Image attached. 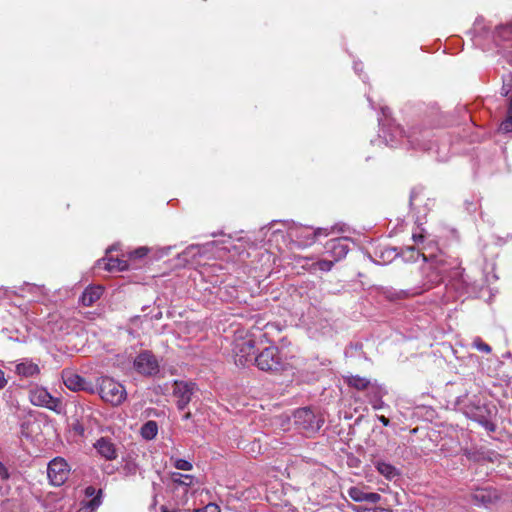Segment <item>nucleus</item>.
<instances>
[{"mask_svg":"<svg viewBox=\"0 0 512 512\" xmlns=\"http://www.w3.org/2000/svg\"><path fill=\"white\" fill-rule=\"evenodd\" d=\"M321 235L327 236L328 235L327 229H325V228H318V229L314 230L312 232L311 237H307V241H309V244H311V243H313L315 241V239L318 236H321Z\"/></svg>","mask_w":512,"mask_h":512,"instance_id":"nucleus-34","label":"nucleus"},{"mask_svg":"<svg viewBox=\"0 0 512 512\" xmlns=\"http://www.w3.org/2000/svg\"><path fill=\"white\" fill-rule=\"evenodd\" d=\"M0 477L2 479H8L9 478L8 471H7V469L5 468V466L1 462H0Z\"/></svg>","mask_w":512,"mask_h":512,"instance_id":"nucleus-43","label":"nucleus"},{"mask_svg":"<svg viewBox=\"0 0 512 512\" xmlns=\"http://www.w3.org/2000/svg\"><path fill=\"white\" fill-rule=\"evenodd\" d=\"M73 431L75 432L76 435H83L84 433V427L82 424H80L79 422L75 423L73 425Z\"/></svg>","mask_w":512,"mask_h":512,"instance_id":"nucleus-41","label":"nucleus"},{"mask_svg":"<svg viewBox=\"0 0 512 512\" xmlns=\"http://www.w3.org/2000/svg\"><path fill=\"white\" fill-rule=\"evenodd\" d=\"M499 131L503 134L512 133V114H508L506 119L501 122Z\"/></svg>","mask_w":512,"mask_h":512,"instance_id":"nucleus-28","label":"nucleus"},{"mask_svg":"<svg viewBox=\"0 0 512 512\" xmlns=\"http://www.w3.org/2000/svg\"><path fill=\"white\" fill-rule=\"evenodd\" d=\"M44 407L54 411L57 414H63L65 410L62 401L59 398L53 397L52 395L51 399L48 400L47 404L44 405Z\"/></svg>","mask_w":512,"mask_h":512,"instance_id":"nucleus-24","label":"nucleus"},{"mask_svg":"<svg viewBox=\"0 0 512 512\" xmlns=\"http://www.w3.org/2000/svg\"><path fill=\"white\" fill-rule=\"evenodd\" d=\"M158 433V425L155 421L149 420L140 428L141 436L146 440H152Z\"/></svg>","mask_w":512,"mask_h":512,"instance_id":"nucleus-20","label":"nucleus"},{"mask_svg":"<svg viewBox=\"0 0 512 512\" xmlns=\"http://www.w3.org/2000/svg\"><path fill=\"white\" fill-rule=\"evenodd\" d=\"M473 346L480 352L490 353L492 348L485 342H483L480 338H476L473 342Z\"/></svg>","mask_w":512,"mask_h":512,"instance_id":"nucleus-29","label":"nucleus"},{"mask_svg":"<svg viewBox=\"0 0 512 512\" xmlns=\"http://www.w3.org/2000/svg\"><path fill=\"white\" fill-rule=\"evenodd\" d=\"M347 493L350 496V498L353 499L354 501H356V502H364L365 492L361 488L356 487V486L350 487L347 490Z\"/></svg>","mask_w":512,"mask_h":512,"instance_id":"nucleus-27","label":"nucleus"},{"mask_svg":"<svg viewBox=\"0 0 512 512\" xmlns=\"http://www.w3.org/2000/svg\"><path fill=\"white\" fill-rule=\"evenodd\" d=\"M99 394L105 402L113 406L122 404L127 396L124 386L110 377L101 378Z\"/></svg>","mask_w":512,"mask_h":512,"instance_id":"nucleus-4","label":"nucleus"},{"mask_svg":"<svg viewBox=\"0 0 512 512\" xmlns=\"http://www.w3.org/2000/svg\"><path fill=\"white\" fill-rule=\"evenodd\" d=\"M354 511L355 512H391L390 510L384 509V508H368V507H363V506H358V507L354 508Z\"/></svg>","mask_w":512,"mask_h":512,"instance_id":"nucleus-36","label":"nucleus"},{"mask_svg":"<svg viewBox=\"0 0 512 512\" xmlns=\"http://www.w3.org/2000/svg\"><path fill=\"white\" fill-rule=\"evenodd\" d=\"M424 290L425 289H422L420 287H415V288L409 289V290H399V291L395 292V297L397 299L408 298L411 296L421 294Z\"/></svg>","mask_w":512,"mask_h":512,"instance_id":"nucleus-26","label":"nucleus"},{"mask_svg":"<svg viewBox=\"0 0 512 512\" xmlns=\"http://www.w3.org/2000/svg\"><path fill=\"white\" fill-rule=\"evenodd\" d=\"M99 451L102 452V455L108 460H112L117 457V455H116L117 450H99Z\"/></svg>","mask_w":512,"mask_h":512,"instance_id":"nucleus-40","label":"nucleus"},{"mask_svg":"<svg viewBox=\"0 0 512 512\" xmlns=\"http://www.w3.org/2000/svg\"><path fill=\"white\" fill-rule=\"evenodd\" d=\"M417 195H418V191L416 189H412V191L410 193V201H409V205L411 208H413V206H414V201L416 200Z\"/></svg>","mask_w":512,"mask_h":512,"instance_id":"nucleus-42","label":"nucleus"},{"mask_svg":"<svg viewBox=\"0 0 512 512\" xmlns=\"http://www.w3.org/2000/svg\"><path fill=\"white\" fill-rule=\"evenodd\" d=\"M365 499H364V502H369V503H378L380 500H381V496L380 494L378 493H373V492H365Z\"/></svg>","mask_w":512,"mask_h":512,"instance_id":"nucleus-35","label":"nucleus"},{"mask_svg":"<svg viewBox=\"0 0 512 512\" xmlns=\"http://www.w3.org/2000/svg\"><path fill=\"white\" fill-rule=\"evenodd\" d=\"M293 419L296 428L306 435L316 433L324 423L323 417L308 407L297 409Z\"/></svg>","mask_w":512,"mask_h":512,"instance_id":"nucleus-3","label":"nucleus"},{"mask_svg":"<svg viewBox=\"0 0 512 512\" xmlns=\"http://www.w3.org/2000/svg\"><path fill=\"white\" fill-rule=\"evenodd\" d=\"M148 248L146 247H140L133 252H131L130 256L131 258H143L148 254Z\"/></svg>","mask_w":512,"mask_h":512,"instance_id":"nucleus-37","label":"nucleus"},{"mask_svg":"<svg viewBox=\"0 0 512 512\" xmlns=\"http://www.w3.org/2000/svg\"><path fill=\"white\" fill-rule=\"evenodd\" d=\"M412 239L415 243H419L424 240V235L422 233H413Z\"/></svg>","mask_w":512,"mask_h":512,"instance_id":"nucleus-45","label":"nucleus"},{"mask_svg":"<svg viewBox=\"0 0 512 512\" xmlns=\"http://www.w3.org/2000/svg\"><path fill=\"white\" fill-rule=\"evenodd\" d=\"M191 418V413L190 412H187L183 415V419L187 420V419H190Z\"/></svg>","mask_w":512,"mask_h":512,"instance_id":"nucleus-49","label":"nucleus"},{"mask_svg":"<svg viewBox=\"0 0 512 512\" xmlns=\"http://www.w3.org/2000/svg\"><path fill=\"white\" fill-rule=\"evenodd\" d=\"M370 403L374 409H381L384 405L382 398H380V401L376 402L375 400H372V401H370Z\"/></svg>","mask_w":512,"mask_h":512,"instance_id":"nucleus-46","label":"nucleus"},{"mask_svg":"<svg viewBox=\"0 0 512 512\" xmlns=\"http://www.w3.org/2000/svg\"><path fill=\"white\" fill-rule=\"evenodd\" d=\"M334 262H335L334 260L322 259L317 262V266H318L319 270L328 272L334 266Z\"/></svg>","mask_w":512,"mask_h":512,"instance_id":"nucleus-30","label":"nucleus"},{"mask_svg":"<svg viewBox=\"0 0 512 512\" xmlns=\"http://www.w3.org/2000/svg\"><path fill=\"white\" fill-rule=\"evenodd\" d=\"M366 391L369 401L375 400L376 402L380 401V398H383V396L387 393L386 389L376 381L371 382L370 387H368Z\"/></svg>","mask_w":512,"mask_h":512,"instance_id":"nucleus-19","label":"nucleus"},{"mask_svg":"<svg viewBox=\"0 0 512 512\" xmlns=\"http://www.w3.org/2000/svg\"><path fill=\"white\" fill-rule=\"evenodd\" d=\"M512 91V71L502 76L501 95L508 96Z\"/></svg>","mask_w":512,"mask_h":512,"instance_id":"nucleus-25","label":"nucleus"},{"mask_svg":"<svg viewBox=\"0 0 512 512\" xmlns=\"http://www.w3.org/2000/svg\"><path fill=\"white\" fill-rule=\"evenodd\" d=\"M375 466L378 472L388 480H394L400 476L399 470L390 463L377 461Z\"/></svg>","mask_w":512,"mask_h":512,"instance_id":"nucleus-16","label":"nucleus"},{"mask_svg":"<svg viewBox=\"0 0 512 512\" xmlns=\"http://www.w3.org/2000/svg\"><path fill=\"white\" fill-rule=\"evenodd\" d=\"M39 372L38 365L29 360L23 361L16 366V373L22 377H33L39 374Z\"/></svg>","mask_w":512,"mask_h":512,"instance_id":"nucleus-15","label":"nucleus"},{"mask_svg":"<svg viewBox=\"0 0 512 512\" xmlns=\"http://www.w3.org/2000/svg\"><path fill=\"white\" fill-rule=\"evenodd\" d=\"M325 251L334 261H340L346 257L349 252L348 238H335L327 241Z\"/></svg>","mask_w":512,"mask_h":512,"instance_id":"nucleus-10","label":"nucleus"},{"mask_svg":"<svg viewBox=\"0 0 512 512\" xmlns=\"http://www.w3.org/2000/svg\"><path fill=\"white\" fill-rule=\"evenodd\" d=\"M135 370L147 377H154L160 372V364L156 356L149 350L140 352L134 359Z\"/></svg>","mask_w":512,"mask_h":512,"instance_id":"nucleus-5","label":"nucleus"},{"mask_svg":"<svg viewBox=\"0 0 512 512\" xmlns=\"http://www.w3.org/2000/svg\"><path fill=\"white\" fill-rule=\"evenodd\" d=\"M104 268L109 271H124L128 269V264L125 260H121L119 258H110L105 263Z\"/></svg>","mask_w":512,"mask_h":512,"instance_id":"nucleus-21","label":"nucleus"},{"mask_svg":"<svg viewBox=\"0 0 512 512\" xmlns=\"http://www.w3.org/2000/svg\"><path fill=\"white\" fill-rule=\"evenodd\" d=\"M196 512H220V508L217 504L209 503L201 509H197Z\"/></svg>","mask_w":512,"mask_h":512,"instance_id":"nucleus-38","label":"nucleus"},{"mask_svg":"<svg viewBox=\"0 0 512 512\" xmlns=\"http://www.w3.org/2000/svg\"><path fill=\"white\" fill-rule=\"evenodd\" d=\"M161 317H162V313H161V312L157 313V314L154 316V318H155L156 320L160 319Z\"/></svg>","mask_w":512,"mask_h":512,"instance_id":"nucleus-50","label":"nucleus"},{"mask_svg":"<svg viewBox=\"0 0 512 512\" xmlns=\"http://www.w3.org/2000/svg\"><path fill=\"white\" fill-rule=\"evenodd\" d=\"M407 252L411 254L410 257L408 258L409 260L415 261L420 256H422L424 261H428L427 256L424 253H421L420 251L416 250L415 247H408Z\"/></svg>","mask_w":512,"mask_h":512,"instance_id":"nucleus-31","label":"nucleus"},{"mask_svg":"<svg viewBox=\"0 0 512 512\" xmlns=\"http://www.w3.org/2000/svg\"><path fill=\"white\" fill-rule=\"evenodd\" d=\"M408 142L414 148L430 149V138L432 137V131L424 129L419 126L412 127L407 134Z\"/></svg>","mask_w":512,"mask_h":512,"instance_id":"nucleus-9","label":"nucleus"},{"mask_svg":"<svg viewBox=\"0 0 512 512\" xmlns=\"http://www.w3.org/2000/svg\"><path fill=\"white\" fill-rule=\"evenodd\" d=\"M202 247L198 244H192L188 246L180 255L185 261H188V257L195 259L197 256L202 255Z\"/></svg>","mask_w":512,"mask_h":512,"instance_id":"nucleus-22","label":"nucleus"},{"mask_svg":"<svg viewBox=\"0 0 512 512\" xmlns=\"http://www.w3.org/2000/svg\"><path fill=\"white\" fill-rule=\"evenodd\" d=\"M256 367L264 372L280 374L287 370L289 363L277 346L264 348L254 357Z\"/></svg>","mask_w":512,"mask_h":512,"instance_id":"nucleus-2","label":"nucleus"},{"mask_svg":"<svg viewBox=\"0 0 512 512\" xmlns=\"http://www.w3.org/2000/svg\"><path fill=\"white\" fill-rule=\"evenodd\" d=\"M7 385V380L5 378V373L0 369V389H3Z\"/></svg>","mask_w":512,"mask_h":512,"instance_id":"nucleus-44","label":"nucleus"},{"mask_svg":"<svg viewBox=\"0 0 512 512\" xmlns=\"http://www.w3.org/2000/svg\"><path fill=\"white\" fill-rule=\"evenodd\" d=\"M51 399V394L45 388H35L30 392V400L33 405L42 406Z\"/></svg>","mask_w":512,"mask_h":512,"instance_id":"nucleus-18","label":"nucleus"},{"mask_svg":"<svg viewBox=\"0 0 512 512\" xmlns=\"http://www.w3.org/2000/svg\"><path fill=\"white\" fill-rule=\"evenodd\" d=\"M483 22H484L483 18H477L474 23V26H473V31L476 33H479V32L487 33L489 31V29L484 25Z\"/></svg>","mask_w":512,"mask_h":512,"instance_id":"nucleus-33","label":"nucleus"},{"mask_svg":"<svg viewBox=\"0 0 512 512\" xmlns=\"http://www.w3.org/2000/svg\"><path fill=\"white\" fill-rule=\"evenodd\" d=\"M172 481L175 484L188 487L193 484L194 477L192 475L188 474H181V473H173L172 474Z\"/></svg>","mask_w":512,"mask_h":512,"instance_id":"nucleus-23","label":"nucleus"},{"mask_svg":"<svg viewBox=\"0 0 512 512\" xmlns=\"http://www.w3.org/2000/svg\"><path fill=\"white\" fill-rule=\"evenodd\" d=\"M103 294V287L100 285L88 286L80 297V302L85 307L92 306Z\"/></svg>","mask_w":512,"mask_h":512,"instance_id":"nucleus-13","label":"nucleus"},{"mask_svg":"<svg viewBox=\"0 0 512 512\" xmlns=\"http://www.w3.org/2000/svg\"><path fill=\"white\" fill-rule=\"evenodd\" d=\"M68 464L63 458H54L48 464L47 475L51 484L55 486L62 485L68 477Z\"/></svg>","mask_w":512,"mask_h":512,"instance_id":"nucleus-8","label":"nucleus"},{"mask_svg":"<svg viewBox=\"0 0 512 512\" xmlns=\"http://www.w3.org/2000/svg\"><path fill=\"white\" fill-rule=\"evenodd\" d=\"M345 383L356 390L366 391L368 387H370L371 381L365 377H361L359 375H349L344 377Z\"/></svg>","mask_w":512,"mask_h":512,"instance_id":"nucleus-17","label":"nucleus"},{"mask_svg":"<svg viewBox=\"0 0 512 512\" xmlns=\"http://www.w3.org/2000/svg\"><path fill=\"white\" fill-rule=\"evenodd\" d=\"M65 386L72 391H87L94 393V388L83 377L74 373H67L63 376Z\"/></svg>","mask_w":512,"mask_h":512,"instance_id":"nucleus-11","label":"nucleus"},{"mask_svg":"<svg viewBox=\"0 0 512 512\" xmlns=\"http://www.w3.org/2000/svg\"><path fill=\"white\" fill-rule=\"evenodd\" d=\"M162 512H167L165 508H162Z\"/></svg>","mask_w":512,"mask_h":512,"instance_id":"nucleus-52","label":"nucleus"},{"mask_svg":"<svg viewBox=\"0 0 512 512\" xmlns=\"http://www.w3.org/2000/svg\"><path fill=\"white\" fill-rule=\"evenodd\" d=\"M174 466L179 470H190L192 469V464L185 459H176L174 462Z\"/></svg>","mask_w":512,"mask_h":512,"instance_id":"nucleus-32","label":"nucleus"},{"mask_svg":"<svg viewBox=\"0 0 512 512\" xmlns=\"http://www.w3.org/2000/svg\"><path fill=\"white\" fill-rule=\"evenodd\" d=\"M379 421L384 425V426H388L390 421L388 418H386L385 416H379L378 417Z\"/></svg>","mask_w":512,"mask_h":512,"instance_id":"nucleus-47","label":"nucleus"},{"mask_svg":"<svg viewBox=\"0 0 512 512\" xmlns=\"http://www.w3.org/2000/svg\"><path fill=\"white\" fill-rule=\"evenodd\" d=\"M235 363L239 366H245L249 362L254 363L255 342L252 339H243L235 342L234 349Z\"/></svg>","mask_w":512,"mask_h":512,"instance_id":"nucleus-7","label":"nucleus"},{"mask_svg":"<svg viewBox=\"0 0 512 512\" xmlns=\"http://www.w3.org/2000/svg\"><path fill=\"white\" fill-rule=\"evenodd\" d=\"M472 499L476 505H488L498 499L496 490L491 488L477 489L472 494Z\"/></svg>","mask_w":512,"mask_h":512,"instance_id":"nucleus-12","label":"nucleus"},{"mask_svg":"<svg viewBox=\"0 0 512 512\" xmlns=\"http://www.w3.org/2000/svg\"><path fill=\"white\" fill-rule=\"evenodd\" d=\"M101 490L97 492L93 486H88L85 489V495L87 498H90L88 501L83 502L84 506L79 509V512L84 510L83 512H93L95 511L101 504L100 501Z\"/></svg>","mask_w":512,"mask_h":512,"instance_id":"nucleus-14","label":"nucleus"},{"mask_svg":"<svg viewBox=\"0 0 512 512\" xmlns=\"http://www.w3.org/2000/svg\"><path fill=\"white\" fill-rule=\"evenodd\" d=\"M93 448H112V445L102 437L93 444Z\"/></svg>","mask_w":512,"mask_h":512,"instance_id":"nucleus-39","label":"nucleus"},{"mask_svg":"<svg viewBox=\"0 0 512 512\" xmlns=\"http://www.w3.org/2000/svg\"><path fill=\"white\" fill-rule=\"evenodd\" d=\"M456 403L468 418L478 422L489 431L495 430V425L492 422L493 415L495 414L494 406L482 403L477 396H473L467 402L465 399L458 398Z\"/></svg>","mask_w":512,"mask_h":512,"instance_id":"nucleus-1","label":"nucleus"},{"mask_svg":"<svg viewBox=\"0 0 512 512\" xmlns=\"http://www.w3.org/2000/svg\"><path fill=\"white\" fill-rule=\"evenodd\" d=\"M507 113L512 114V97L509 99Z\"/></svg>","mask_w":512,"mask_h":512,"instance_id":"nucleus-48","label":"nucleus"},{"mask_svg":"<svg viewBox=\"0 0 512 512\" xmlns=\"http://www.w3.org/2000/svg\"><path fill=\"white\" fill-rule=\"evenodd\" d=\"M198 391L196 383L192 381L176 380L173 383V396L176 398V405L179 410H185Z\"/></svg>","mask_w":512,"mask_h":512,"instance_id":"nucleus-6","label":"nucleus"},{"mask_svg":"<svg viewBox=\"0 0 512 512\" xmlns=\"http://www.w3.org/2000/svg\"><path fill=\"white\" fill-rule=\"evenodd\" d=\"M509 63L512 65V56L508 58Z\"/></svg>","mask_w":512,"mask_h":512,"instance_id":"nucleus-51","label":"nucleus"}]
</instances>
